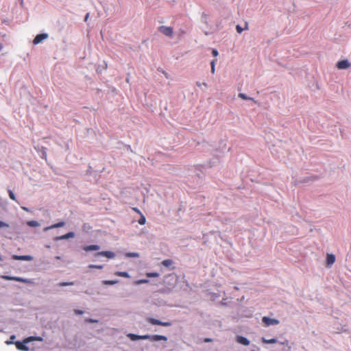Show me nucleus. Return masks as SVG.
I'll use <instances>...</instances> for the list:
<instances>
[{"instance_id":"f257e3e1","label":"nucleus","mask_w":351,"mask_h":351,"mask_svg":"<svg viewBox=\"0 0 351 351\" xmlns=\"http://www.w3.org/2000/svg\"><path fill=\"white\" fill-rule=\"evenodd\" d=\"M35 340L42 341L43 338L40 337H29L26 338L25 339H24L23 342H21V341L15 342V346H16V348L19 350L29 351L28 347H27L25 344L27 343L30 341H35Z\"/></svg>"},{"instance_id":"f03ea898","label":"nucleus","mask_w":351,"mask_h":351,"mask_svg":"<svg viewBox=\"0 0 351 351\" xmlns=\"http://www.w3.org/2000/svg\"><path fill=\"white\" fill-rule=\"evenodd\" d=\"M139 339H149L151 341H167V337L164 335H145L142 337H139L136 335L133 334V340H136Z\"/></svg>"},{"instance_id":"7ed1b4c3","label":"nucleus","mask_w":351,"mask_h":351,"mask_svg":"<svg viewBox=\"0 0 351 351\" xmlns=\"http://www.w3.org/2000/svg\"><path fill=\"white\" fill-rule=\"evenodd\" d=\"M148 322L153 324V325H159L162 326H170L171 325V323L169 322H161L158 319L149 317L147 319Z\"/></svg>"},{"instance_id":"20e7f679","label":"nucleus","mask_w":351,"mask_h":351,"mask_svg":"<svg viewBox=\"0 0 351 351\" xmlns=\"http://www.w3.org/2000/svg\"><path fill=\"white\" fill-rule=\"evenodd\" d=\"M262 322L266 326H269L270 325H277L279 324V321L278 319H271L266 316L262 318Z\"/></svg>"},{"instance_id":"39448f33","label":"nucleus","mask_w":351,"mask_h":351,"mask_svg":"<svg viewBox=\"0 0 351 351\" xmlns=\"http://www.w3.org/2000/svg\"><path fill=\"white\" fill-rule=\"evenodd\" d=\"M159 31L167 36H172L173 30L171 27L160 26L159 27Z\"/></svg>"},{"instance_id":"423d86ee","label":"nucleus","mask_w":351,"mask_h":351,"mask_svg":"<svg viewBox=\"0 0 351 351\" xmlns=\"http://www.w3.org/2000/svg\"><path fill=\"white\" fill-rule=\"evenodd\" d=\"M2 278H3L5 280H14L16 282H25V283H28L30 282V280H29L27 279H25V278H21V277H12V276H3Z\"/></svg>"},{"instance_id":"0eeeda50","label":"nucleus","mask_w":351,"mask_h":351,"mask_svg":"<svg viewBox=\"0 0 351 351\" xmlns=\"http://www.w3.org/2000/svg\"><path fill=\"white\" fill-rule=\"evenodd\" d=\"M350 66L351 64L347 60H341L337 62V67L339 69H346L350 67Z\"/></svg>"},{"instance_id":"6e6552de","label":"nucleus","mask_w":351,"mask_h":351,"mask_svg":"<svg viewBox=\"0 0 351 351\" xmlns=\"http://www.w3.org/2000/svg\"><path fill=\"white\" fill-rule=\"evenodd\" d=\"M12 258L13 260H16V261H31L34 259L33 256H32L30 255H23V256L12 255Z\"/></svg>"},{"instance_id":"1a4fd4ad","label":"nucleus","mask_w":351,"mask_h":351,"mask_svg":"<svg viewBox=\"0 0 351 351\" xmlns=\"http://www.w3.org/2000/svg\"><path fill=\"white\" fill-rule=\"evenodd\" d=\"M47 38H48V34H38L34 38V39L33 40V43H34V45H38V44L40 43L42 41H43L44 40H45Z\"/></svg>"},{"instance_id":"9d476101","label":"nucleus","mask_w":351,"mask_h":351,"mask_svg":"<svg viewBox=\"0 0 351 351\" xmlns=\"http://www.w3.org/2000/svg\"><path fill=\"white\" fill-rule=\"evenodd\" d=\"M96 256H103L108 258H113L115 256V254L110 251H102L97 253Z\"/></svg>"},{"instance_id":"9b49d317","label":"nucleus","mask_w":351,"mask_h":351,"mask_svg":"<svg viewBox=\"0 0 351 351\" xmlns=\"http://www.w3.org/2000/svg\"><path fill=\"white\" fill-rule=\"evenodd\" d=\"M237 342L243 346H249L250 341L243 336H237L236 338Z\"/></svg>"},{"instance_id":"f8f14e48","label":"nucleus","mask_w":351,"mask_h":351,"mask_svg":"<svg viewBox=\"0 0 351 351\" xmlns=\"http://www.w3.org/2000/svg\"><path fill=\"white\" fill-rule=\"evenodd\" d=\"M133 211L136 213L140 216V218L137 220L138 223L141 225L145 224V221H146V219H145V216L141 213L139 210L136 208H133Z\"/></svg>"},{"instance_id":"ddd939ff","label":"nucleus","mask_w":351,"mask_h":351,"mask_svg":"<svg viewBox=\"0 0 351 351\" xmlns=\"http://www.w3.org/2000/svg\"><path fill=\"white\" fill-rule=\"evenodd\" d=\"M335 261V256L334 254H328L326 256V264L328 267L331 266Z\"/></svg>"},{"instance_id":"4468645a","label":"nucleus","mask_w":351,"mask_h":351,"mask_svg":"<svg viewBox=\"0 0 351 351\" xmlns=\"http://www.w3.org/2000/svg\"><path fill=\"white\" fill-rule=\"evenodd\" d=\"M99 248H100L99 246L97 245H90L84 246L83 247V250L86 252H88V251H96V250H99Z\"/></svg>"},{"instance_id":"2eb2a0df","label":"nucleus","mask_w":351,"mask_h":351,"mask_svg":"<svg viewBox=\"0 0 351 351\" xmlns=\"http://www.w3.org/2000/svg\"><path fill=\"white\" fill-rule=\"evenodd\" d=\"M65 225V223L64 221H60V222H58L57 223H55V224H53L49 227H47L45 228V230L47 231L48 230H51V229H53V228H60V227H63Z\"/></svg>"},{"instance_id":"dca6fc26","label":"nucleus","mask_w":351,"mask_h":351,"mask_svg":"<svg viewBox=\"0 0 351 351\" xmlns=\"http://www.w3.org/2000/svg\"><path fill=\"white\" fill-rule=\"evenodd\" d=\"M262 342L264 343L271 344L277 343V340L276 339H266L265 338H262Z\"/></svg>"},{"instance_id":"f3484780","label":"nucleus","mask_w":351,"mask_h":351,"mask_svg":"<svg viewBox=\"0 0 351 351\" xmlns=\"http://www.w3.org/2000/svg\"><path fill=\"white\" fill-rule=\"evenodd\" d=\"M248 29V24L247 23H245V27L244 28H242L239 25H237L236 26V29H237V32L239 33V34H241L243 29Z\"/></svg>"},{"instance_id":"a211bd4d","label":"nucleus","mask_w":351,"mask_h":351,"mask_svg":"<svg viewBox=\"0 0 351 351\" xmlns=\"http://www.w3.org/2000/svg\"><path fill=\"white\" fill-rule=\"evenodd\" d=\"M161 263L165 267H170L173 264V261L171 259H166L162 261Z\"/></svg>"},{"instance_id":"6ab92c4d","label":"nucleus","mask_w":351,"mask_h":351,"mask_svg":"<svg viewBox=\"0 0 351 351\" xmlns=\"http://www.w3.org/2000/svg\"><path fill=\"white\" fill-rule=\"evenodd\" d=\"M280 344L285 346V351H290L291 347L289 346L288 340H285V341L281 342Z\"/></svg>"},{"instance_id":"aec40b11","label":"nucleus","mask_w":351,"mask_h":351,"mask_svg":"<svg viewBox=\"0 0 351 351\" xmlns=\"http://www.w3.org/2000/svg\"><path fill=\"white\" fill-rule=\"evenodd\" d=\"M27 224L30 227H37L39 226V223L36 221H28Z\"/></svg>"},{"instance_id":"412c9836","label":"nucleus","mask_w":351,"mask_h":351,"mask_svg":"<svg viewBox=\"0 0 351 351\" xmlns=\"http://www.w3.org/2000/svg\"><path fill=\"white\" fill-rule=\"evenodd\" d=\"M239 97L245 100H253L252 97H248L244 93H239Z\"/></svg>"},{"instance_id":"4be33fe9","label":"nucleus","mask_w":351,"mask_h":351,"mask_svg":"<svg viewBox=\"0 0 351 351\" xmlns=\"http://www.w3.org/2000/svg\"><path fill=\"white\" fill-rule=\"evenodd\" d=\"M146 276H147L149 278L158 277L159 274L157 272H149V273L146 274Z\"/></svg>"},{"instance_id":"5701e85b","label":"nucleus","mask_w":351,"mask_h":351,"mask_svg":"<svg viewBox=\"0 0 351 351\" xmlns=\"http://www.w3.org/2000/svg\"><path fill=\"white\" fill-rule=\"evenodd\" d=\"M117 282V280H104L103 284L106 285H112Z\"/></svg>"},{"instance_id":"b1692460","label":"nucleus","mask_w":351,"mask_h":351,"mask_svg":"<svg viewBox=\"0 0 351 351\" xmlns=\"http://www.w3.org/2000/svg\"><path fill=\"white\" fill-rule=\"evenodd\" d=\"M73 285H74L73 282H60L58 285L60 287H65V286Z\"/></svg>"},{"instance_id":"393cba45","label":"nucleus","mask_w":351,"mask_h":351,"mask_svg":"<svg viewBox=\"0 0 351 351\" xmlns=\"http://www.w3.org/2000/svg\"><path fill=\"white\" fill-rule=\"evenodd\" d=\"M89 268L90 269H101L103 268V265H90L88 266Z\"/></svg>"},{"instance_id":"a878e982","label":"nucleus","mask_w":351,"mask_h":351,"mask_svg":"<svg viewBox=\"0 0 351 351\" xmlns=\"http://www.w3.org/2000/svg\"><path fill=\"white\" fill-rule=\"evenodd\" d=\"M116 275L119 276H122V277H128L129 276L128 273H126V272H120V271L117 272Z\"/></svg>"},{"instance_id":"bb28decb","label":"nucleus","mask_w":351,"mask_h":351,"mask_svg":"<svg viewBox=\"0 0 351 351\" xmlns=\"http://www.w3.org/2000/svg\"><path fill=\"white\" fill-rule=\"evenodd\" d=\"M8 193H9V196H10V199L15 201L16 197H15L14 193L11 190H9Z\"/></svg>"},{"instance_id":"cd10ccee","label":"nucleus","mask_w":351,"mask_h":351,"mask_svg":"<svg viewBox=\"0 0 351 351\" xmlns=\"http://www.w3.org/2000/svg\"><path fill=\"white\" fill-rule=\"evenodd\" d=\"M147 282H149V280L147 279H143V280H137L135 282V283L137 285L142 284V283H147Z\"/></svg>"},{"instance_id":"c85d7f7f","label":"nucleus","mask_w":351,"mask_h":351,"mask_svg":"<svg viewBox=\"0 0 351 351\" xmlns=\"http://www.w3.org/2000/svg\"><path fill=\"white\" fill-rule=\"evenodd\" d=\"M65 234H66V239L73 238L75 237V234L73 232H69Z\"/></svg>"},{"instance_id":"c756f323","label":"nucleus","mask_w":351,"mask_h":351,"mask_svg":"<svg viewBox=\"0 0 351 351\" xmlns=\"http://www.w3.org/2000/svg\"><path fill=\"white\" fill-rule=\"evenodd\" d=\"M216 60H214L211 62V71L212 73L215 72V64Z\"/></svg>"},{"instance_id":"7c9ffc66","label":"nucleus","mask_w":351,"mask_h":351,"mask_svg":"<svg viewBox=\"0 0 351 351\" xmlns=\"http://www.w3.org/2000/svg\"><path fill=\"white\" fill-rule=\"evenodd\" d=\"M74 312L76 315H82L84 313L83 311L78 309L74 310Z\"/></svg>"},{"instance_id":"2f4dec72","label":"nucleus","mask_w":351,"mask_h":351,"mask_svg":"<svg viewBox=\"0 0 351 351\" xmlns=\"http://www.w3.org/2000/svg\"><path fill=\"white\" fill-rule=\"evenodd\" d=\"M63 239H66V234H64V235H62V236L58 237L56 238V240H63Z\"/></svg>"},{"instance_id":"473e14b6","label":"nucleus","mask_w":351,"mask_h":351,"mask_svg":"<svg viewBox=\"0 0 351 351\" xmlns=\"http://www.w3.org/2000/svg\"><path fill=\"white\" fill-rule=\"evenodd\" d=\"M212 53H213V55L214 56H215V57L218 56V51H217V49H213V51H212Z\"/></svg>"},{"instance_id":"72a5a7b5","label":"nucleus","mask_w":351,"mask_h":351,"mask_svg":"<svg viewBox=\"0 0 351 351\" xmlns=\"http://www.w3.org/2000/svg\"><path fill=\"white\" fill-rule=\"evenodd\" d=\"M204 341L206 342V343H208V342H211L213 341V339H210V338H205L204 339Z\"/></svg>"},{"instance_id":"f704fd0d","label":"nucleus","mask_w":351,"mask_h":351,"mask_svg":"<svg viewBox=\"0 0 351 351\" xmlns=\"http://www.w3.org/2000/svg\"><path fill=\"white\" fill-rule=\"evenodd\" d=\"M5 226L6 224L4 222L0 221V228L4 227Z\"/></svg>"},{"instance_id":"c9c22d12","label":"nucleus","mask_w":351,"mask_h":351,"mask_svg":"<svg viewBox=\"0 0 351 351\" xmlns=\"http://www.w3.org/2000/svg\"><path fill=\"white\" fill-rule=\"evenodd\" d=\"M89 17V13H87L84 18V21H87Z\"/></svg>"},{"instance_id":"e433bc0d","label":"nucleus","mask_w":351,"mask_h":351,"mask_svg":"<svg viewBox=\"0 0 351 351\" xmlns=\"http://www.w3.org/2000/svg\"><path fill=\"white\" fill-rule=\"evenodd\" d=\"M132 256H133V257H136V256H138V254L133 252Z\"/></svg>"},{"instance_id":"4c0bfd02","label":"nucleus","mask_w":351,"mask_h":351,"mask_svg":"<svg viewBox=\"0 0 351 351\" xmlns=\"http://www.w3.org/2000/svg\"><path fill=\"white\" fill-rule=\"evenodd\" d=\"M128 337H130L132 339V333L128 334Z\"/></svg>"},{"instance_id":"58836bf2","label":"nucleus","mask_w":351,"mask_h":351,"mask_svg":"<svg viewBox=\"0 0 351 351\" xmlns=\"http://www.w3.org/2000/svg\"><path fill=\"white\" fill-rule=\"evenodd\" d=\"M88 322H95L96 321L94 320V319H89Z\"/></svg>"},{"instance_id":"ea45409f","label":"nucleus","mask_w":351,"mask_h":351,"mask_svg":"<svg viewBox=\"0 0 351 351\" xmlns=\"http://www.w3.org/2000/svg\"><path fill=\"white\" fill-rule=\"evenodd\" d=\"M10 338H11V339H15V336H14V335H12V336H11V337H10Z\"/></svg>"},{"instance_id":"a19ab883","label":"nucleus","mask_w":351,"mask_h":351,"mask_svg":"<svg viewBox=\"0 0 351 351\" xmlns=\"http://www.w3.org/2000/svg\"><path fill=\"white\" fill-rule=\"evenodd\" d=\"M12 343V342H11L10 341H7V342H6V343H8V344H10V343Z\"/></svg>"},{"instance_id":"79ce46f5","label":"nucleus","mask_w":351,"mask_h":351,"mask_svg":"<svg viewBox=\"0 0 351 351\" xmlns=\"http://www.w3.org/2000/svg\"><path fill=\"white\" fill-rule=\"evenodd\" d=\"M128 256H132V254H131V253H128Z\"/></svg>"},{"instance_id":"37998d69","label":"nucleus","mask_w":351,"mask_h":351,"mask_svg":"<svg viewBox=\"0 0 351 351\" xmlns=\"http://www.w3.org/2000/svg\"><path fill=\"white\" fill-rule=\"evenodd\" d=\"M0 261H2V258H1V256H0Z\"/></svg>"},{"instance_id":"c03bdc74","label":"nucleus","mask_w":351,"mask_h":351,"mask_svg":"<svg viewBox=\"0 0 351 351\" xmlns=\"http://www.w3.org/2000/svg\"><path fill=\"white\" fill-rule=\"evenodd\" d=\"M1 48H2V46H1V45H0V49H1Z\"/></svg>"}]
</instances>
